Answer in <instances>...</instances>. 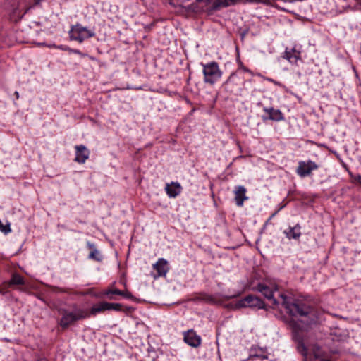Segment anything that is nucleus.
Listing matches in <instances>:
<instances>
[{
	"instance_id": "nucleus-22",
	"label": "nucleus",
	"mask_w": 361,
	"mask_h": 361,
	"mask_svg": "<svg viewBox=\"0 0 361 361\" xmlns=\"http://www.w3.org/2000/svg\"><path fill=\"white\" fill-rule=\"evenodd\" d=\"M58 48H59V49H62V50H68V51H69L70 52H71V53H74V54H79V55H80V56H85V54H82V52H80V51L79 50H78V49H71L68 48V47H65V48H64V47H63V46H59V47H58Z\"/></svg>"
},
{
	"instance_id": "nucleus-11",
	"label": "nucleus",
	"mask_w": 361,
	"mask_h": 361,
	"mask_svg": "<svg viewBox=\"0 0 361 361\" xmlns=\"http://www.w3.org/2000/svg\"><path fill=\"white\" fill-rule=\"evenodd\" d=\"M233 192L237 206L242 207L244 201L248 199V197L246 195V188L243 185H238L235 187Z\"/></svg>"
},
{
	"instance_id": "nucleus-31",
	"label": "nucleus",
	"mask_w": 361,
	"mask_h": 361,
	"mask_svg": "<svg viewBox=\"0 0 361 361\" xmlns=\"http://www.w3.org/2000/svg\"><path fill=\"white\" fill-rule=\"evenodd\" d=\"M90 59L91 60H94V57H92V56H90Z\"/></svg>"
},
{
	"instance_id": "nucleus-32",
	"label": "nucleus",
	"mask_w": 361,
	"mask_h": 361,
	"mask_svg": "<svg viewBox=\"0 0 361 361\" xmlns=\"http://www.w3.org/2000/svg\"><path fill=\"white\" fill-rule=\"evenodd\" d=\"M36 3H39L41 0H35Z\"/></svg>"
},
{
	"instance_id": "nucleus-25",
	"label": "nucleus",
	"mask_w": 361,
	"mask_h": 361,
	"mask_svg": "<svg viewBox=\"0 0 361 361\" xmlns=\"http://www.w3.org/2000/svg\"><path fill=\"white\" fill-rule=\"evenodd\" d=\"M80 295H93V288H90L86 292H81L80 293Z\"/></svg>"
},
{
	"instance_id": "nucleus-1",
	"label": "nucleus",
	"mask_w": 361,
	"mask_h": 361,
	"mask_svg": "<svg viewBox=\"0 0 361 361\" xmlns=\"http://www.w3.org/2000/svg\"><path fill=\"white\" fill-rule=\"evenodd\" d=\"M257 290L262 293L267 299L271 300L273 304H281L286 309L288 314L291 316H306L311 312V308L304 304H301L298 300L293 298L290 295H286L283 293L279 295V300L274 298V291L277 290V286L269 287L263 283H259Z\"/></svg>"
},
{
	"instance_id": "nucleus-19",
	"label": "nucleus",
	"mask_w": 361,
	"mask_h": 361,
	"mask_svg": "<svg viewBox=\"0 0 361 361\" xmlns=\"http://www.w3.org/2000/svg\"><path fill=\"white\" fill-rule=\"evenodd\" d=\"M102 294L104 295H107L109 296V298L110 300H113L114 298L112 296V295H119V294H122L121 293V290L117 289V288H108L107 289H105Z\"/></svg>"
},
{
	"instance_id": "nucleus-29",
	"label": "nucleus",
	"mask_w": 361,
	"mask_h": 361,
	"mask_svg": "<svg viewBox=\"0 0 361 361\" xmlns=\"http://www.w3.org/2000/svg\"><path fill=\"white\" fill-rule=\"evenodd\" d=\"M6 291L0 287V294H5Z\"/></svg>"
},
{
	"instance_id": "nucleus-5",
	"label": "nucleus",
	"mask_w": 361,
	"mask_h": 361,
	"mask_svg": "<svg viewBox=\"0 0 361 361\" xmlns=\"http://www.w3.org/2000/svg\"><path fill=\"white\" fill-rule=\"evenodd\" d=\"M94 35V32L90 31L86 27L80 25H76L73 27L70 32V37L72 40H75L80 43L82 42L85 39L92 37Z\"/></svg>"
},
{
	"instance_id": "nucleus-15",
	"label": "nucleus",
	"mask_w": 361,
	"mask_h": 361,
	"mask_svg": "<svg viewBox=\"0 0 361 361\" xmlns=\"http://www.w3.org/2000/svg\"><path fill=\"white\" fill-rule=\"evenodd\" d=\"M263 110L269 115V118L270 120L275 121H281L284 119V116L279 109H275L271 107H264Z\"/></svg>"
},
{
	"instance_id": "nucleus-13",
	"label": "nucleus",
	"mask_w": 361,
	"mask_h": 361,
	"mask_svg": "<svg viewBox=\"0 0 361 361\" xmlns=\"http://www.w3.org/2000/svg\"><path fill=\"white\" fill-rule=\"evenodd\" d=\"M292 64H297L298 61L301 60L300 51L296 50L295 48L288 49H286L284 52V56Z\"/></svg>"
},
{
	"instance_id": "nucleus-26",
	"label": "nucleus",
	"mask_w": 361,
	"mask_h": 361,
	"mask_svg": "<svg viewBox=\"0 0 361 361\" xmlns=\"http://www.w3.org/2000/svg\"><path fill=\"white\" fill-rule=\"evenodd\" d=\"M267 80H269L271 82H273L274 85L278 86H282L281 83L280 82L276 81L274 79L271 78H267Z\"/></svg>"
},
{
	"instance_id": "nucleus-9",
	"label": "nucleus",
	"mask_w": 361,
	"mask_h": 361,
	"mask_svg": "<svg viewBox=\"0 0 361 361\" xmlns=\"http://www.w3.org/2000/svg\"><path fill=\"white\" fill-rule=\"evenodd\" d=\"M184 341L189 345L197 348L201 344V338L194 330L190 329L184 332Z\"/></svg>"
},
{
	"instance_id": "nucleus-16",
	"label": "nucleus",
	"mask_w": 361,
	"mask_h": 361,
	"mask_svg": "<svg viewBox=\"0 0 361 361\" xmlns=\"http://www.w3.org/2000/svg\"><path fill=\"white\" fill-rule=\"evenodd\" d=\"M87 246L90 250V252L88 256L89 259L97 262H101L102 260V256L100 252L96 248L95 245L90 242H87Z\"/></svg>"
},
{
	"instance_id": "nucleus-17",
	"label": "nucleus",
	"mask_w": 361,
	"mask_h": 361,
	"mask_svg": "<svg viewBox=\"0 0 361 361\" xmlns=\"http://www.w3.org/2000/svg\"><path fill=\"white\" fill-rule=\"evenodd\" d=\"M106 305H107V302H102L93 305L90 310H88L90 316H94L99 312L108 310L107 306H106Z\"/></svg>"
},
{
	"instance_id": "nucleus-27",
	"label": "nucleus",
	"mask_w": 361,
	"mask_h": 361,
	"mask_svg": "<svg viewBox=\"0 0 361 361\" xmlns=\"http://www.w3.org/2000/svg\"><path fill=\"white\" fill-rule=\"evenodd\" d=\"M354 180L357 182L361 186V175H357L353 178Z\"/></svg>"
},
{
	"instance_id": "nucleus-30",
	"label": "nucleus",
	"mask_w": 361,
	"mask_h": 361,
	"mask_svg": "<svg viewBox=\"0 0 361 361\" xmlns=\"http://www.w3.org/2000/svg\"><path fill=\"white\" fill-rule=\"evenodd\" d=\"M15 95L16 97V99H18L19 98V93L18 92H15Z\"/></svg>"
},
{
	"instance_id": "nucleus-24",
	"label": "nucleus",
	"mask_w": 361,
	"mask_h": 361,
	"mask_svg": "<svg viewBox=\"0 0 361 361\" xmlns=\"http://www.w3.org/2000/svg\"><path fill=\"white\" fill-rule=\"evenodd\" d=\"M121 293L122 294H119V295H122L126 298H132V294L128 291H122L121 290Z\"/></svg>"
},
{
	"instance_id": "nucleus-4",
	"label": "nucleus",
	"mask_w": 361,
	"mask_h": 361,
	"mask_svg": "<svg viewBox=\"0 0 361 361\" xmlns=\"http://www.w3.org/2000/svg\"><path fill=\"white\" fill-rule=\"evenodd\" d=\"M202 66L205 83L214 85L220 80L223 73L216 62L212 61L207 64H202Z\"/></svg>"
},
{
	"instance_id": "nucleus-3",
	"label": "nucleus",
	"mask_w": 361,
	"mask_h": 361,
	"mask_svg": "<svg viewBox=\"0 0 361 361\" xmlns=\"http://www.w3.org/2000/svg\"><path fill=\"white\" fill-rule=\"evenodd\" d=\"M88 317L90 314L87 309L75 308L72 312L63 311L59 324L63 329H66L75 322Z\"/></svg>"
},
{
	"instance_id": "nucleus-20",
	"label": "nucleus",
	"mask_w": 361,
	"mask_h": 361,
	"mask_svg": "<svg viewBox=\"0 0 361 361\" xmlns=\"http://www.w3.org/2000/svg\"><path fill=\"white\" fill-rule=\"evenodd\" d=\"M106 306H107V308H108V310H115V311H117V312H120V311H123V305L120 303H109V302H107V305H106Z\"/></svg>"
},
{
	"instance_id": "nucleus-6",
	"label": "nucleus",
	"mask_w": 361,
	"mask_h": 361,
	"mask_svg": "<svg viewBox=\"0 0 361 361\" xmlns=\"http://www.w3.org/2000/svg\"><path fill=\"white\" fill-rule=\"evenodd\" d=\"M318 168L319 166L311 160L300 161L298 162L296 173L300 177L304 178L310 176L312 172Z\"/></svg>"
},
{
	"instance_id": "nucleus-8",
	"label": "nucleus",
	"mask_w": 361,
	"mask_h": 361,
	"mask_svg": "<svg viewBox=\"0 0 361 361\" xmlns=\"http://www.w3.org/2000/svg\"><path fill=\"white\" fill-rule=\"evenodd\" d=\"M75 161L79 164H84L90 157V150L83 145L75 146Z\"/></svg>"
},
{
	"instance_id": "nucleus-18",
	"label": "nucleus",
	"mask_w": 361,
	"mask_h": 361,
	"mask_svg": "<svg viewBox=\"0 0 361 361\" xmlns=\"http://www.w3.org/2000/svg\"><path fill=\"white\" fill-rule=\"evenodd\" d=\"M9 286L13 285H23L25 284V280L23 276L18 274H13L11 276L10 281L8 282Z\"/></svg>"
},
{
	"instance_id": "nucleus-21",
	"label": "nucleus",
	"mask_w": 361,
	"mask_h": 361,
	"mask_svg": "<svg viewBox=\"0 0 361 361\" xmlns=\"http://www.w3.org/2000/svg\"><path fill=\"white\" fill-rule=\"evenodd\" d=\"M0 231L4 234H8L11 232V228L10 227V224L4 225L3 222L0 220Z\"/></svg>"
},
{
	"instance_id": "nucleus-23",
	"label": "nucleus",
	"mask_w": 361,
	"mask_h": 361,
	"mask_svg": "<svg viewBox=\"0 0 361 361\" xmlns=\"http://www.w3.org/2000/svg\"><path fill=\"white\" fill-rule=\"evenodd\" d=\"M235 77H236L235 73L231 74V75L228 77V78L226 81V84L229 85L230 83L234 82Z\"/></svg>"
},
{
	"instance_id": "nucleus-14",
	"label": "nucleus",
	"mask_w": 361,
	"mask_h": 361,
	"mask_svg": "<svg viewBox=\"0 0 361 361\" xmlns=\"http://www.w3.org/2000/svg\"><path fill=\"white\" fill-rule=\"evenodd\" d=\"M301 226L298 224L295 226L291 227L289 226L287 230L283 231V233L286 235V238L288 239H295L298 240L301 235Z\"/></svg>"
},
{
	"instance_id": "nucleus-10",
	"label": "nucleus",
	"mask_w": 361,
	"mask_h": 361,
	"mask_svg": "<svg viewBox=\"0 0 361 361\" xmlns=\"http://www.w3.org/2000/svg\"><path fill=\"white\" fill-rule=\"evenodd\" d=\"M153 269L157 272L154 276V279L165 276L169 270L168 262L164 258H159L157 262L153 264Z\"/></svg>"
},
{
	"instance_id": "nucleus-2",
	"label": "nucleus",
	"mask_w": 361,
	"mask_h": 361,
	"mask_svg": "<svg viewBox=\"0 0 361 361\" xmlns=\"http://www.w3.org/2000/svg\"><path fill=\"white\" fill-rule=\"evenodd\" d=\"M298 351L303 356V361H314L324 356V353L317 345L307 347L305 341L295 336Z\"/></svg>"
},
{
	"instance_id": "nucleus-28",
	"label": "nucleus",
	"mask_w": 361,
	"mask_h": 361,
	"mask_svg": "<svg viewBox=\"0 0 361 361\" xmlns=\"http://www.w3.org/2000/svg\"><path fill=\"white\" fill-rule=\"evenodd\" d=\"M283 207H280L276 212H274L271 216V218H273L276 214L277 212L281 209H282Z\"/></svg>"
},
{
	"instance_id": "nucleus-7",
	"label": "nucleus",
	"mask_w": 361,
	"mask_h": 361,
	"mask_svg": "<svg viewBox=\"0 0 361 361\" xmlns=\"http://www.w3.org/2000/svg\"><path fill=\"white\" fill-rule=\"evenodd\" d=\"M238 307H258L263 306V302L257 297L249 295L237 302Z\"/></svg>"
},
{
	"instance_id": "nucleus-12",
	"label": "nucleus",
	"mask_w": 361,
	"mask_h": 361,
	"mask_svg": "<svg viewBox=\"0 0 361 361\" xmlns=\"http://www.w3.org/2000/svg\"><path fill=\"white\" fill-rule=\"evenodd\" d=\"M165 190L169 197L175 198L181 193L182 187L178 182H171L166 185Z\"/></svg>"
}]
</instances>
